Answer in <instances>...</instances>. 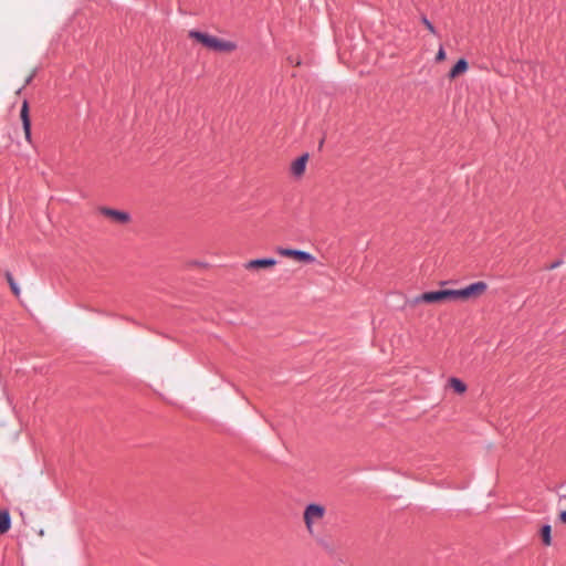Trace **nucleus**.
I'll use <instances>...</instances> for the list:
<instances>
[{
  "label": "nucleus",
  "instance_id": "412c9836",
  "mask_svg": "<svg viewBox=\"0 0 566 566\" xmlns=\"http://www.w3.org/2000/svg\"><path fill=\"white\" fill-rule=\"evenodd\" d=\"M562 263H563V261H562V260H557V261L553 262L552 264H549V265L547 266V269H548V270H554V269L558 268Z\"/></svg>",
  "mask_w": 566,
  "mask_h": 566
},
{
  "label": "nucleus",
  "instance_id": "4be33fe9",
  "mask_svg": "<svg viewBox=\"0 0 566 566\" xmlns=\"http://www.w3.org/2000/svg\"><path fill=\"white\" fill-rule=\"evenodd\" d=\"M35 72H36V71L34 70V71H33V72H32V73H31V74L25 78L24 86H25V85H29V84L32 82V80H33V77H34V75H35Z\"/></svg>",
  "mask_w": 566,
  "mask_h": 566
},
{
  "label": "nucleus",
  "instance_id": "5701e85b",
  "mask_svg": "<svg viewBox=\"0 0 566 566\" xmlns=\"http://www.w3.org/2000/svg\"><path fill=\"white\" fill-rule=\"evenodd\" d=\"M6 277H7L9 285H11V282H15V280L13 279V275L10 272L6 273Z\"/></svg>",
  "mask_w": 566,
  "mask_h": 566
},
{
  "label": "nucleus",
  "instance_id": "39448f33",
  "mask_svg": "<svg viewBox=\"0 0 566 566\" xmlns=\"http://www.w3.org/2000/svg\"><path fill=\"white\" fill-rule=\"evenodd\" d=\"M99 212L105 216V217H109L112 218L113 220L119 222V223H127L130 221V214L126 211H122V210H117V209H113V208H107V207H102L99 209Z\"/></svg>",
  "mask_w": 566,
  "mask_h": 566
},
{
  "label": "nucleus",
  "instance_id": "6ab92c4d",
  "mask_svg": "<svg viewBox=\"0 0 566 566\" xmlns=\"http://www.w3.org/2000/svg\"><path fill=\"white\" fill-rule=\"evenodd\" d=\"M10 289L14 295L18 296L20 294V287L17 282H11Z\"/></svg>",
  "mask_w": 566,
  "mask_h": 566
},
{
  "label": "nucleus",
  "instance_id": "f8f14e48",
  "mask_svg": "<svg viewBox=\"0 0 566 566\" xmlns=\"http://www.w3.org/2000/svg\"><path fill=\"white\" fill-rule=\"evenodd\" d=\"M469 69V63L464 57L459 59L455 64L452 66V69L449 72V77L454 78L458 75L467 72Z\"/></svg>",
  "mask_w": 566,
  "mask_h": 566
},
{
  "label": "nucleus",
  "instance_id": "bb28decb",
  "mask_svg": "<svg viewBox=\"0 0 566 566\" xmlns=\"http://www.w3.org/2000/svg\"><path fill=\"white\" fill-rule=\"evenodd\" d=\"M562 499H566V493L559 495Z\"/></svg>",
  "mask_w": 566,
  "mask_h": 566
},
{
  "label": "nucleus",
  "instance_id": "2eb2a0df",
  "mask_svg": "<svg viewBox=\"0 0 566 566\" xmlns=\"http://www.w3.org/2000/svg\"><path fill=\"white\" fill-rule=\"evenodd\" d=\"M450 387L454 390L457 394H464L467 391V385L463 380L457 377H451L449 379Z\"/></svg>",
  "mask_w": 566,
  "mask_h": 566
},
{
  "label": "nucleus",
  "instance_id": "7ed1b4c3",
  "mask_svg": "<svg viewBox=\"0 0 566 566\" xmlns=\"http://www.w3.org/2000/svg\"><path fill=\"white\" fill-rule=\"evenodd\" d=\"M442 301H447V290H437V291H429L424 292L420 295H417L411 301V304H419V303H439Z\"/></svg>",
  "mask_w": 566,
  "mask_h": 566
},
{
  "label": "nucleus",
  "instance_id": "423d86ee",
  "mask_svg": "<svg viewBox=\"0 0 566 566\" xmlns=\"http://www.w3.org/2000/svg\"><path fill=\"white\" fill-rule=\"evenodd\" d=\"M189 38L193 39L195 41L201 43L207 49H211V45L216 39L214 35H211L209 33L198 31V30H190L189 31Z\"/></svg>",
  "mask_w": 566,
  "mask_h": 566
},
{
  "label": "nucleus",
  "instance_id": "dca6fc26",
  "mask_svg": "<svg viewBox=\"0 0 566 566\" xmlns=\"http://www.w3.org/2000/svg\"><path fill=\"white\" fill-rule=\"evenodd\" d=\"M447 290V301H455V300H467L465 295L463 294L464 290L458 289H446Z\"/></svg>",
  "mask_w": 566,
  "mask_h": 566
},
{
  "label": "nucleus",
  "instance_id": "6e6552de",
  "mask_svg": "<svg viewBox=\"0 0 566 566\" xmlns=\"http://www.w3.org/2000/svg\"><path fill=\"white\" fill-rule=\"evenodd\" d=\"M486 289H488V284L485 282L476 281V282H473V283L464 286L463 294L465 295V297L468 300V298L474 297V296L483 293L484 291H486Z\"/></svg>",
  "mask_w": 566,
  "mask_h": 566
},
{
  "label": "nucleus",
  "instance_id": "9b49d317",
  "mask_svg": "<svg viewBox=\"0 0 566 566\" xmlns=\"http://www.w3.org/2000/svg\"><path fill=\"white\" fill-rule=\"evenodd\" d=\"M307 159H308V154L305 153V154L301 155L300 157H297L293 161L291 170L294 176L298 177L304 174Z\"/></svg>",
  "mask_w": 566,
  "mask_h": 566
},
{
  "label": "nucleus",
  "instance_id": "f257e3e1",
  "mask_svg": "<svg viewBox=\"0 0 566 566\" xmlns=\"http://www.w3.org/2000/svg\"><path fill=\"white\" fill-rule=\"evenodd\" d=\"M326 510L324 505L318 503H310L304 510V523L307 532L312 535L314 532V523L325 516Z\"/></svg>",
  "mask_w": 566,
  "mask_h": 566
},
{
  "label": "nucleus",
  "instance_id": "aec40b11",
  "mask_svg": "<svg viewBox=\"0 0 566 566\" xmlns=\"http://www.w3.org/2000/svg\"><path fill=\"white\" fill-rule=\"evenodd\" d=\"M318 544H319L322 547H324L325 549H327V551H329V552L332 551V548H331L329 544H328L326 541H324L323 538H319V539H318Z\"/></svg>",
  "mask_w": 566,
  "mask_h": 566
},
{
  "label": "nucleus",
  "instance_id": "b1692460",
  "mask_svg": "<svg viewBox=\"0 0 566 566\" xmlns=\"http://www.w3.org/2000/svg\"><path fill=\"white\" fill-rule=\"evenodd\" d=\"M559 521H560L562 523H566V510H564V511H562V512L559 513Z\"/></svg>",
  "mask_w": 566,
  "mask_h": 566
},
{
  "label": "nucleus",
  "instance_id": "f3484780",
  "mask_svg": "<svg viewBox=\"0 0 566 566\" xmlns=\"http://www.w3.org/2000/svg\"><path fill=\"white\" fill-rule=\"evenodd\" d=\"M421 22L431 34L439 36V33H438L436 27L426 15L421 17Z\"/></svg>",
  "mask_w": 566,
  "mask_h": 566
},
{
  "label": "nucleus",
  "instance_id": "20e7f679",
  "mask_svg": "<svg viewBox=\"0 0 566 566\" xmlns=\"http://www.w3.org/2000/svg\"><path fill=\"white\" fill-rule=\"evenodd\" d=\"M20 118L22 122V128L25 135V139L31 143V119L29 113V103L27 99L23 101L20 109Z\"/></svg>",
  "mask_w": 566,
  "mask_h": 566
},
{
  "label": "nucleus",
  "instance_id": "f03ea898",
  "mask_svg": "<svg viewBox=\"0 0 566 566\" xmlns=\"http://www.w3.org/2000/svg\"><path fill=\"white\" fill-rule=\"evenodd\" d=\"M277 253L282 256L293 258L298 262L303 263H313L315 261V256L303 250L290 249V248H279Z\"/></svg>",
  "mask_w": 566,
  "mask_h": 566
},
{
  "label": "nucleus",
  "instance_id": "a211bd4d",
  "mask_svg": "<svg viewBox=\"0 0 566 566\" xmlns=\"http://www.w3.org/2000/svg\"><path fill=\"white\" fill-rule=\"evenodd\" d=\"M446 50H444V46L442 44L439 45V49H438V52L436 54V62H442L446 60Z\"/></svg>",
  "mask_w": 566,
  "mask_h": 566
},
{
  "label": "nucleus",
  "instance_id": "393cba45",
  "mask_svg": "<svg viewBox=\"0 0 566 566\" xmlns=\"http://www.w3.org/2000/svg\"><path fill=\"white\" fill-rule=\"evenodd\" d=\"M323 145H324V138H322V139L319 140V144H318L319 149L323 147Z\"/></svg>",
  "mask_w": 566,
  "mask_h": 566
},
{
  "label": "nucleus",
  "instance_id": "1a4fd4ad",
  "mask_svg": "<svg viewBox=\"0 0 566 566\" xmlns=\"http://www.w3.org/2000/svg\"><path fill=\"white\" fill-rule=\"evenodd\" d=\"M277 263V260L274 258H259L250 260L245 263V269H265L272 268Z\"/></svg>",
  "mask_w": 566,
  "mask_h": 566
},
{
  "label": "nucleus",
  "instance_id": "ddd939ff",
  "mask_svg": "<svg viewBox=\"0 0 566 566\" xmlns=\"http://www.w3.org/2000/svg\"><path fill=\"white\" fill-rule=\"evenodd\" d=\"M11 527V516L9 511L3 510L0 512V534L7 533Z\"/></svg>",
  "mask_w": 566,
  "mask_h": 566
},
{
  "label": "nucleus",
  "instance_id": "0eeeda50",
  "mask_svg": "<svg viewBox=\"0 0 566 566\" xmlns=\"http://www.w3.org/2000/svg\"><path fill=\"white\" fill-rule=\"evenodd\" d=\"M189 38L193 39L195 41L201 43L207 49H211V45L216 39L214 35H211L209 33L198 31V30H190L189 31Z\"/></svg>",
  "mask_w": 566,
  "mask_h": 566
},
{
  "label": "nucleus",
  "instance_id": "a878e982",
  "mask_svg": "<svg viewBox=\"0 0 566 566\" xmlns=\"http://www.w3.org/2000/svg\"><path fill=\"white\" fill-rule=\"evenodd\" d=\"M566 486V483H562L558 488L564 489Z\"/></svg>",
  "mask_w": 566,
  "mask_h": 566
},
{
  "label": "nucleus",
  "instance_id": "4468645a",
  "mask_svg": "<svg viewBox=\"0 0 566 566\" xmlns=\"http://www.w3.org/2000/svg\"><path fill=\"white\" fill-rule=\"evenodd\" d=\"M539 534H541L543 544L545 546H551L552 545V526H551V524L546 523V524L542 525V527L539 530Z\"/></svg>",
  "mask_w": 566,
  "mask_h": 566
},
{
  "label": "nucleus",
  "instance_id": "9d476101",
  "mask_svg": "<svg viewBox=\"0 0 566 566\" xmlns=\"http://www.w3.org/2000/svg\"><path fill=\"white\" fill-rule=\"evenodd\" d=\"M235 49H237L235 42L222 40V39H219L216 36L210 50L216 51V52H232Z\"/></svg>",
  "mask_w": 566,
  "mask_h": 566
}]
</instances>
